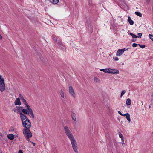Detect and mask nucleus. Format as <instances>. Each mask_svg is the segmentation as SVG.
Instances as JSON below:
<instances>
[{"mask_svg": "<svg viewBox=\"0 0 153 153\" xmlns=\"http://www.w3.org/2000/svg\"><path fill=\"white\" fill-rule=\"evenodd\" d=\"M124 145H125V143H124V142H123L122 143V145L123 146H124Z\"/></svg>", "mask_w": 153, "mask_h": 153, "instance_id": "obj_41", "label": "nucleus"}, {"mask_svg": "<svg viewBox=\"0 0 153 153\" xmlns=\"http://www.w3.org/2000/svg\"><path fill=\"white\" fill-rule=\"evenodd\" d=\"M13 111H14V112H16V110H13Z\"/></svg>", "mask_w": 153, "mask_h": 153, "instance_id": "obj_44", "label": "nucleus"}, {"mask_svg": "<svg viewBox=\"0 0 153 153\" xmlns=\"http://www.w3.org/2000/svg\"><path fill=\"white\" fill-rule=\"evenodd\" d=\"M52 39L54 41L56 46V47L59 46L60 44L62 43L60 39L58 36L55 35L53 36Z\"/></svg>", "mask_w": 153, "mask_h": 153, "instance_id": "obj_5", "label": "nucleus"}, {"mask_svg": "<svg viewBox=\"0 0 153 153\" xmlns=\"http://www.w3.org/2000/svg\"><path fill=\"white\" fill-rule=\"evenodd\" d=\"M7 137L10 140H13L14 138V136L12 134H9L7 135Z\"/></svg>", "mask_w": 153, "mask_h": 153, "instance_id": "obj_13", "label": "nucleus"}, {"mask_svg": "<svg viewBox=\"0 0 153 153\" xmlns=\"http://www.w3.org/2000/svg\"><path fill=\"white\" fill-rule=\"evenodd\" d=\"M23 133L27 140L30 141L29 138L32 137V134L29 129L24 128L22 130Z\"/></svg>", "mask_w": 153, "mask_h": 153, "instance_id": "obj_3", "label": "nucleus"}, {"mask_svg": "<svg viewBox=\"0 0 153 153\" xmlns=\"http://www.w3.org/2000/svg\"><path fill=\"white\" fill-rule=\"evenodd\" d=\"M105 71H104L105 73H110V71H111V69L110 68H106L105 69Z\"/></svg>", "mask_w": 153, "mask_h": 153, "instance_id": "obj_19", "label": "nucleus"}, {"mask_svg": "<svg viewBox=\"0 0 153 153\" xmlns=\"http://www.w3.org/2000/svg\"><path fill=\"white\" fill-rule=\"evenodd\" d=\"M121 140L122 142H124V137H123V138H121Z\"/></svg>", "mask_w": 153, "mask_h": 153, "instance_id": "obj_35", "label": "nucleus"}, {"mask_svg": "<svg viewBox=\"0 0 153 153\" xmlns=\"http://www.w3.org/2000/svg\"><path fill=\"white\" fill-rule=\"evenodd\" d=\"M128 113H126L125 114H123V115H122V116H126L127 115H128Z\"/></svg>", "mask_w": 153, "mask_h": 153, "instance_id": "obj_32", "label": "nucleus"}, {"mask_svg": "<svg viewBox=\"0 0 153 153\" xmlns=\"http://www.w3.org/2000/svg\"><path fill=\"white\" fill-rule=\"evenodd\" d=\"M15 105H21V102L20 101V99L19 98H16L14 102Z\"/></svg>", "mask_w": 153, "mask_h": 153, "instance_id": "obj_10", "label": "nucleus"}, {"mask_svg": "<svg viewBox=\"0 0 153 153\" xmlns=\"http://www.w3.org/2000/svg\"><path fill=\"white\" fill-rule=\"evenodd\" d=\"M118 113L121 115H123V114L121 113V112L120 111H118Z\"/></svg>", "mask_w": 153, "mask_h": 153, "instance_id": "obj_36", "label": "nucleus"}, {"mask_svg": "<svg viewBox=\"0 0 153 153\" xmlns=\"http://www.w3.org/2000/svg\"><path fill=\"white\" fill-rule=\"evenodd\" d=\"M114 59L116 61H117L119 60V59L117 57H115L114 58Z\"/></svg>", "mask_w": 153, "mask_h": 153, "instance_id": "obj_34", "label": "nucleus"}, {"mask_svg": "<svg viewBox=\"0 0 153 153\" xmlns=\"http://www.w3.org/2000/svg\"><path fill=\"white\" fill-rule=\"evenodd\" d=\"M57 47L63 50H65V46L63 45L62 43L60 44L59 46H58Z\"/></svg>", "mask_w": 153, "mask_h": 153, "instance_id": "obj_15", "label": "nucleus"}, {"mask_svg": "<svg viewBox=\"0 0 153 153\" xmlns=\"http://www.w3.org/2000/svg\"><path fill=\"white\" fill-rule=\"evenodd\" d=\"M69 93L74 98L75 97V95L73 88L71 86H70L69 88Z\"/></svg>", "mask_w": 153, "mask_h": 153, "instance_id": "obj_8", "label": "nucleus"}, {"mask_svg": "<svg viewBox=\"0 0 153 153\" xmlns=\"http://www.w3.org/2000/svg\"><path fill=\"white\" fill-rule=\"evenodd\" d=\"M138 36H137V37L140 38L141 37L142 34L141 33H139L138 34Z\"/></svg>", "mask_w": 153, "mask_h": 153, "instance_id": "obj_30", "label": "nucleus"}, {"mask_svg": "<svg viewBox=\"0 0 153 153\" xmlns=\"http://www.w3.org/2000/svg\"><path fill=\"white\" fill-rule=\"evenodd\" d=\"M137 45H138V44L135 43H134L132 44V46L134 47H135L137 46Z\"/></svg>", "mask_w": 153, "mask_h": 153, "instance_id": "obj_29", "label": "nucleus"}, {"mask_svg": "<svg viewBox=\"0 0 153 153\" xmlns=\"http://www.w3.org/2000/svg\"><path fill=\"white\" fill-rule=\"evenodd\" d=\"M71 141L72 147L76 153H78L77 143L74 137L69 139Z\"/></svg>", "mask_w": 153, "mask_h": 153, "instance_id": "obj_4", "label": "nucleus"}, {"mask_svg": "<svg viewBox=\"0 0 153 153\" xmlns=\"http://www.w3.org/2000/svg\"><path fill=\"white\" fill-rule=\"evenodd\" d=\"M105 69H100V70L101 71H103V72H104V71H105Z\"/></svg>", "mask_w": 153, "mask_h": 153, "instance_id": "obj_38", "label": "nucleus"}, {"mask_svg": "<svg viewBox=\"0 0 153 153\" xmlns=\"http://www.w3.org/2000/svg\"><path fill=\"white\" fill-rule=\"evenodd\" d=\"M30 142H31L34 146H35V145L36 144H35V143L33 142H31L30 141Z\"/></svg>", "mask_w": 153, "mask_h": 153, "instance_id": "obj_37", "label": "nucleus"}, {"mask_svg": "<svg viewBox=\"0 0 153 153\" xmlns=\"http://www.w3.org/2000/svg\"><path fill=\"white\" fill-rule=\"evenodd\" d=\"M21 109V110H22V109L23 108V107H20V108Z\"/></svg>", "mask_w": 153, "mask_h": 153, "instance_id": "obj_43", "label": "nucleus"}, {"mask_svg": "<svg viewBox=\"0 0 153 153\" xmlns=\"http://www.w3.org/2000/svg\"><path fill=\"white\" fill-rule=\"evenodd\" d=\"M110 71V73L111 74H118L119 73V71L117 69H111Z\"/></svg>", "mask_w": 153, "mask_h": 153, "instance_id": "obj_11", "label": "nucleus"}, {"mask_svg": "<svg viewBox=\"0 0 153 153\" xmlns=\"http://www.w3.org/2000/svg\"><path fill=\"white\" fill-rule=\"evenodd\" d=\"M59 0H53L52 3L53 4H56L59 2Z\"/></svg>", "mask_w": 153, "mask_h": 153, "instance_id": "obj_23", "label": "nucleus"}, {"mask_svg": "<svg viewBox=\"0 0 153 153\" xmlns=\"http://www.w3.org/2000/svg\"><path fill=\"white\" fill-rule=\"evenodd\" d=\"M138 45L142 48H144L145 46V45H141L140 44H138Z\"/></svg>", "mask_w": 153, "mask_h": 153, "instance_id": "obj_25", "label": "nucleus"}, {"mask_svg": "<svg viewBox=\"0 0 153 153\" xmlns=\"http://www.w3.org/2000/svg\"><path fill=\"white\" fill-rule=\"evenodd\" d=\"M18 153H23V152L22 150H19V151Z\"/></svg>", "mask_w": 153, "mask_h": 153, "instance_id": "obj_39", "label": "nucleus"}, {"mask_svg": "<svg viewBox=\"0 0 153 153\" xmlns=\"http://www.w3.org/2000/svg\"><path fill=\"white\" fill-rule=\"evenodd\" d=\"M125 92H126V91L125 90L122 91L121 93V96H120L121 97H122L124 94L125 93Z\"/></svg>", "mask_w": 153, "mask_h": 153, "instance_id": "obj_26", "label": "nucleus"}, {"mask_svg": "<svg viewBox=\"0 0 153 153\" xmlns=\"http://www.w3.org/2000/svg\"><path fill=\"white\" fill-rule=\"evenodd\" d=\"M129 34L132 36V38H136L137 37V36L136 35L132 33H130Z\"/></svg>", "mask_w": 153, "mask_h": 153, "instance_id": "obj_22", "label": "nucleus"}, {"mask_svg": "<svg viewBox=\"0 0 153 153\" xmlns=\"http://www.w3.org/2000/svg\"><path fill=\"white\" fill-rule=\"evenodd\" d=\"M126 119H127L128 121L130 122L131 121V119L130 118V116L129 114L128 113V115H127L126 116Z\"/></svg>", "mask_w": 153, "mask_h": 153, "instance_id": "obj_18", "label": "nucleus"}, {"mask_svg": "<svg viewBox=\"0 0 153 153\" xmlns=\"http://www.w3.org/2000/svg\"><path fill=\"white\" fill-rule=\"evenodd\" d=\"M128 21L131 25H132L134 24L133 21L131 19L130 16L128 17Z\"/></svg>", "mask_w": 153, "mask_h": 153, "instance_id": "obj_14", "label": "nucleus"}, {"mask_svg": "<svg viewBox=\"0 0 153 153\" xmlns=\"http://www.w3.org/2000/svg\"><path fill=\"white\" fill-rule=\"evenodd\" d=\"M64 128L65 133L69 139L74 137L68 127L65 126Z\"/></svg>", "mask_w": 153, "mask_h": 153, "instance_id": "obj_7", "label": "nucleus"}, {"mask_svg": "<svg viewBox=\"0 0 153 153\" xmlns=\"http://www.w3.org/2000/svg\"><path fill=\"white\" fill-rule=\"evenodd\" d=\"M146 2L149 4V0H146Z\"/></svg>", "mask_w": 153, "mask_h": 153, "instance_id": "obj_40", "label": "nucleus"}, {"mask_svg": "<svg viewBox=\"0 0 153 153\" xmlns=\"http://www.w3.org/2000/svg\"><path fill=\"white\" fill-rule=\"evenodd\" d=\"M5 89V84L4 79L0 75V91L3 92Z\"/></svg>", "mask_w": 153, "mask_h": 153, "instance_id": "obj_6", "label": "nucleus"}, {"mask_svg": "<svg viewBox=\"0 0 153 153\" xmlns=\"http://www.w3.org/2000/svg\"><path fill=\"white\" fill-rule=\"evenodd\" d=\"M119 137L121 138H123V137H124L122 134L120 132L119 133Z\"/></svg>", "mask_w": 153, "mask_h": 153, "instance_id": "obj_27", "label": "nucleus"}, {"mask_svg": "<svg viewBox=\"0 0 153 153\" xmlns=\"http://www.w3.org/2000/svg\"><path fill=\"white\" fill-rule=\"evenodd\" d=\"M60 94L61 96L63 98H64L65 96L64 93L63 91L62 90H61L60 91Z\"/></svg>", "mask_w": 153, "mask_h": 153, "instance_id": "obj_20", "label": "nucleus"}, {"mask_svg": "<svg viewBox=\"0 0 153 153\" xmlns=\"http://www.w3.org/2000/svg\"><path fill=\"white\" fill-rule=\"evenodd\" d=\"M153 95H151V97H153Z\"/></svg>", "mask_w": 153, "mask_h": 153, "instance_id": "obj_47", "label": "nucleus"}, {"mask_svg": "<svg viewBox=\"0 0 153 153\" xmlns=\"http://www.w3.org/2000/svg\"><path fill=\"white\" fill-rule=\"evenodd\" d=\"M132 41H133V42H134V40H132Z\"/></svg>", "mask_w": 153, "mask_h": 153, "instance_id": "obj_46", "label": "nucleus"}, {"mask_svg": "<svg viewBox=\"0 0 153 153\" xmlns=\"http://www.w3.org/2000/svg\"><path fill=\"white\" fill-rule=\"evenodd\" d=\"M19 97H20L21 99L22 98H23L21 94H19Z\"/></svg>", "mask_w": 153, "mask_h": 153, "instance_id": "obj_33", "label": "nucleus"}, {"mask_svg": "<svg viewBox=\"0 0 153 153\" xmlns=\"http://www.w3.org/2000/svg\"><path fill=\"white\" fill-rule=\"evenodd\" d=\"M94 80L96 83H99L100 82V80L97 77H94Z\"/></svg>", "mask_w": 153, "mask_h": 153, "instance_id": "obj_17", "label": "nucleus"}, {"mask_svg": "<svg viewBox=\"0 0 153 153\" xmlns=\"http://www.w3.org/2000/svg\"><path fill=\"white\" fill-rule=\"evenodd\" d=\"M19 108H20V107H19V106H17L16 107L17 110V111H19V113H20V112H21V111L22 110Z\"/></svg>", "mask_w": 153, "mask_h": 153, "instance_id": "obj_24", "label": "nucleus"}, {"mask_svg": "<svg viewBox=\"0 0 153 153\" xmlns=\"http://www.w3.org/2000/svg\"><path fill=\"white\" fill-rule=\"evenodd\" d=\"M2 38L1 35L0 34V39H2Z\"/></svg>", "mask_w": 153, "mask_h": 153, "instance_id": "obj_42", "label": "nucleus"}, {"mask_svg": "<svg viewBox=\"0 0 153 153\" xmlns=\"http://www.w3.org/2000/svg\"><path fill=\"white\" fill-rule=\"evenodd\" d=\"M20 117L23 127L27 129H30L31 126V123L27 117L22 112L19 113Z\"/></svg>", "mask_w": 153, "mask_h": 153, "instance_id": "obj_2", "label": "nucleus"}, {"mask_svg": "<svg viewBox=\"0 0 153 153\" xmlns=\"http://www.w3.org/2000/svg\"><path fill=\"white\" fill-rule=\"evenodd\" d=\"M126 50H128V48H127Z\"/></svg>", "mask_w": 153, "mask_h": 153, "instance_id": "obj_48", "label": "nucleus"}, {"mask_svg": "<svg viewBox=\"0 0 153 153\" xmlns=\"http://www.w3.org/2000/svg\"><path fill=\"white\" fill-rule=\"evenodd\" d=\"M71 117L73 120L75 121L76 120V116L74 112H72L71 114Z\"/></svg>", "mask_w": 153, "mask_h": 153, "instance_id": "obj_12", "label": "nucleus"}, {"mask_svg": "<svg viewBox=\"0 0 153 153\" xmlns=\"http://www.w3.org/2000/svg\"><path fill=\"white\" fill-rule=\"evenodd\" d=\"M135 13L136 15L139 16V17H141L142 16V14L139 12H135Z\"/></svg>", "mask_w": 153, "mask_h": 153, "instance_id": "obj_21", "label": "nucleus"}, {"mask_svg": "<svg viewBox=\"0 0 153 153\" xmlns=\"http://www.w3.org/2000/svg\"><path fill=\"white\" fill-rule=\"evenodd\" d=\"M21 100L24 104L26 105V107L27 108V109H22V112L24 114H26L28 115L30 117L34 119V116L33 111L30 107L28 105L26 100L24 98H22Z\"/></svg>", "mask_w": 153, "mask_h": 153, "instance_id": "obj_1", "label": "nucleus"}, {"mask_svg": "<svg viewBox=\"0 0 153 153\" xmlns=\"http://www.w3.org/2000/svg\"><path fill=\"white\" fill-rule=\"evenodd\" d=\"M0 153H2V152H0Z\"/></svg>", "mask_w": 153, "mask_h": 153, "instance_id": "obj_49", "label": "nucleus"}, {"mask_svg": "<svg viewBox=\"0 0 153 153\" xmlns=\"http://www.w3.org/2000/svg\"><path fill=\"white\" fill-rule=\"evenodd\" d=\"M125 51V48L118 49L116 53V56H120L124 53Z\"/></svg>", "mask_w": 153, "mask_h": 153, "instance_id": "obj_9", "label": "nucleus"}, {"mask_svg": "<svg viewBox=\"0 0 153 153\" xmlns=\"http://www.w3.org/2000/svg\"><path fill=\"white\" fill-rule=\"evenodd\" d=\"M141 102L142 103V105H143V101Z\"/></svg>", "mask_w": 153, "mask_h": 153, "instance_id": "obj_45", "label": "nucleus"}, {"mask_svg": "<svg viewBox=\"0 0 153 153\" xmlns=\"http://www.w3.org/2000/svg\"><path fill=\"white\" fill-rule=\"evenodd\" d=\"M131 101L129 98H128L126 101V103L128 105H129L131 104Z\"/></svg>", "mask_w": 153, "mask_h": 153, "instance_id": "obj_16", "label": "nucleus"}, {"mask_svg": "<svg viewBox=\"0 0 153 153\" xmlns=\"http://www.w3.org/2000/svg\"><path fill=\"white\" fill-rule=\"evenodd\" d=\"M149 36L150 38L153 41V35L149 34Z\"/></svg>", "mask_w": 153, "mask_h": 153, "instance_id": "obj_28", "label": "nucleus"}, {"mask_svg": "<svg viewBox=\"0 0 153 153\" xmlns=\"http://www.w3.org/2000/svg\"><path fill=\"white\" fill-rule=\"evenodd\" d=\"M13 127L10 128L9 129V131H13Z\"/></svg>", "mask_w": 153, "mask_h": 153, "instance_id": "obj_31", "label": "nucleus"}]
</instances>
